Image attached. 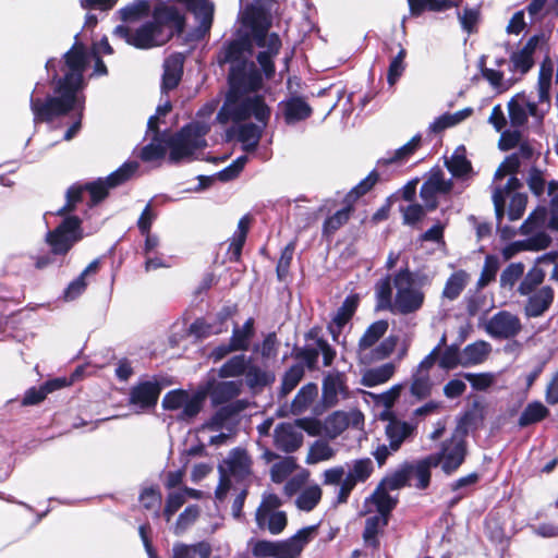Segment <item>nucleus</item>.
<instances>
[{
    "label": "nucleus",
    "mask_w": 558,
    "mask_h": 558,
    "mask_svg": "<svg viewBox=\"0 0 558 558\" xmlns=\"http://www.w3.org/2000/svg\"><path fill=\"white\" fill-rule=\"evenodd\" d=\"M405 469L409 471V481L415 478L414 487L417 489H426L430 484V470L438 466L437 458L427 456L422 460L414 463H404Z\"/></svg>",
    "instance_id": "obj_28"
},
{
    "label": "nucleus",
    "mask_w": 558,
    "mask_h": 558,
    "mask_svg": "<svg viewBox=\"0 0 558 558\" xmlns=\"http://www.w3.org/2000/svg\"><path fill=\"white\" fill-rule=\"evenodd\" d=\"M348 471L341 486L338 487L333 505L345 504L359 483H365L374 472L371 458H361L347 464Z\"/></svg>",
    "instance_id": "obj_12"
},
{
    "label": "nucleus",
    "mask_w": 558,
    "mask_h": 558,
    "mask_svg": "<svg viewBox=\"0 0 558 558\" xmlns=\"http://www.w3.org/2000/svg\"><path fill=\"white\" fill-rule=\"evenodd\" d=\"M422 137L420 134L414 135L407 144L396 149L393 153H388L387 157L378 160V166H387L391 163H401L408 160L421 145Z\"/></svg>",
    "instance_id": "obj_37"
},
{
    "label": "nucleus",
    "mask_w": 558,
    "mask_h": 558,
    "mask_svg": "<svg viewBox=\"0 0 558 558\" xmlns=\"http://www.w3.org/2000/svg\"><path fill=\"white\" fill-rule=\"evenodd\" d=\"M230 80L232 83L238 82L247 86L250 90H257L262 84V77L257 71L253 70L246 74L244 69L240 70L236 65L231 66Z\"/></svg>",
    "instance_id": "obj_54"
},
{
    "label": "nucleus",
    "mask_w": 558,
    "mask_h": 558,
    "mask_svg": "<svg viewBox=\"0 0 558 558\" xmlns=\"http://www.w3.org/2000/svg\"><path fill=\"white\" fill-rule=\"evenodd\" d=\"M388 519L389 518L378 513L366 519L363 532L365 543L374 547L378 546L377 534L380 529L388 524Z\"/></svg>",
    "instance_id": "obj_51"
},
{
    "label": "nucleus",
    "mask_w": 558,
    "mask_h": 558,
    "mask_svg": "<svg viewBox=\"0 0 558 558\" xmlns=\"http://www.w3.org/2000/svg\"><path fill=\"white\" fill-rule=\"evenodd\" d=\"M211 555V546L207 542H198L196 544H175L172 548V558H209Z\"/></svg>",
    "instance_id": "obj_39"
},
{
    "label": "nucleus",
    "mask_w": 558,
    "mask_h": 558,
    "mask_svg": "<svg viewBox=\"0 0 558 558\" xmlns=\"http://www.w3.org/2000/svg\"><path fill=\"white\" fill-rule=\"evenodd\" d=\"M282 112L287 124H294L312 114L311 106L301 97H292L282 104Z\"/></svg>",
    "instance_id": "obj_33"
},
{
    "label": "nucleus",
    "mask_w": 558,
    "mask_h": 558,
    "mask_svg": "<svg viewBox=\"0 0 558 558\" xmlns=\"http://www.w3.org/2000/svg\"><path fill=\"white\" fill-rule=\"evenodd\" d=\"M417 433V423L391 417L385 426V435L390 449L398 451L404 442L412 441Z\"/></svg>",
    "instance_id": "obj_21"
},
{
    "label": "nucleus",
    "mask_w": 558,
    "mask_h": 558,
    "mask_svg": "<svg viewBox=\"0 0 558 558\" xmlns=\"http://www.w3.org/2000/svg\"><path fill=\"white\" fill-rule=\"evenodd\" d=\"M524 269L525 267L523 263L519 262L509 264L500 275V287L512 290L515 283L523 277Z\"/></svg>",
    "instance_id": "obj_56"
},
{
    "label": "nucleus",
    "mask_w": 558,
    "mask_h": 558,
    "mask_svg": "<svg viewBox=\"0 0 558 558\" xmlns=\"http://www.w3.org/2000/svg\"><path fill=\"white\" fill-rule=\"evenodd\" d=\"M76 41L63 54L60 64L61 75L56 71V59L51 58L46 62L48 71L53 70L52 82L54 84L53 94L45 99L35 97L29 98V107L34 114V122H51L53 119L64 116L70 111H76V118L72 125L64 133L63 138L71 141L81 130L84 109V98L80 93L85 87L84 72L89 62L86 47ZM37 83L33 93L38 90Z\"/></svg>",
    "instance_id": "obj_1"
},
{
    "label": "nucleus",
    "mask_w": 558,
    "mask_h": 558,
    "mask_svg": "<svg viewBox=\"0 0 558 558\" xmlns=\"http://www.w3.org/2000/svg\"><path fill=\"white\" fill-rule=\"evenodd\" d=\"M549 415V410L541 402H530L522 411L518 425L520 427H526L536 424Z\"/></svg>",
    "instance_id": "obj_43"
},
{
    "label": "nucleus",
    "mask_w": 558,
    "mask_h": 558,
    "mask_svg": "<svg viewBox=\"0 0 558 558\" xmlns=\"http://www.w3.org/2000/svg\"><path fill=\"white\" fill-rule=\"evenodd\" d=\"M201 513L197 505L187 506L183 512H181L177 519L173 527V532L177 535L184 533L192 524L195 523Z\"/></svg>",
    "instance_id": "obj_59"
},
{
    "label": "nucleus",
    "mask_w": 558,
    "mask_h": 558,
    "mask_svg": "<svg viewBox=\"0 0 558 558\" xmlns=\"http://www.w3.org/2000/svg\"><path fill=\"white\" fill-rule=\"evenodd\" d=\"M265 128L266 125L263 123H243L240 124L236 129L233 128L232 131L236 132V138L242 143L243 150L251 153L257 148ZM230 132L231 130L228 133Z\"/></svg>",
    "instance_id": "obj_31"
},
{
    "label": "nucleus",
    "mask_w": 558,
    "mask_h": 558,
    "mask_svg": "<svg viewBox=\"0 0 558 558\" xmlns=\"http://www.w3.org/2000/svg\"><path fill=\"white\" fill-rule=\"evenodd\" d=\"M388 328L389 324L386 319L376 320L366 328L356 348L360 364L369 365L385 360L395 351L398 344L397 336H389L378 343Z\"/></svg>",
    "instance_id": "obj_8"
},
{
    "label": "nucleus",
    "mask_w": 558,
    "mask_h": 558,
    "mask_svg": "<svg viewBox=\"0 0 558 558\" xmlns=\"http://www.w3.org/2000/svg\"><path fill=\"white\" fill-rule=\"evenodd\" d=\"M306 344L295 352V357L301 360L305 366L313 371L317 367L318 357L322 353L324 366L332 365L337 352L322 335V328L312 327L305 335Z\"/></svg>",
    "instance_id": "obj_11"
},
{
    "label": "nucleus",
    "mask_w": 558,
    "mask_h": 558,
    "mask_svg": "<svg viewBox=\"0 0 558 558\" xmlns=\"http://www.w3.org/2000/svg\"><path fill=\"white\" fill-rule=\"evenodd\" d=\"M318 395V387L314 383L304 385L296 393L291 403L293 414H302L315 400Z\"/></svg>",
    "instance_id": "obj_42"
},
{
    "label": "nucleus",
    "mask_w": 558,
    "mask_h": 558,
    "mask_svg": "<svg viewBox=\"0 0 558 558\" xmlns=\"http://www.w3.org/2000/svg\"><path fill=\"white\" fill-rule=\"evenodd\" d=\"M251 362L252 357L244 354L234 355L220 366L218 376L220 378L240 377L245 374Z\"/></svg>",
    "instance_id": "obj_40"
},
{
    "label": "nucleus",
    "mask_w": 558,
    "mask_h": 558,
    "mask_svg": "<svg viewBox=\"0 0 558 558\" xmlns=\"http://www.w3.org/2000/svg\"><path fill=\"white\" fill-rule=\"evenodd\" d=\"M470 280V275L463 270H457L447 279L441 296L449 301L457 300Z\"/></svg>",
    "instance_id": "obj_38"
},
{
    "label": "nucleus",
    "mask_w": 558,
    "mask_h": 558,
    "mask_svg": "<svg viewBox=\"0 0 558 558\" xmlns=\"http://www.w3.org/2000/svg\"><path fill=\"white\" fill-rule=\"evenodd\" d=\"M485 330L494 339H512L521 332L522 323L518 315L509 311H499L488 319Z\"/></svg>",
    "instance_id": "obj_18"
},
{
    "label": "nucleus",
    "mask_w": 558,
    "mask_h": 558,
    "mask_svg": "<svg viewBox=\"0 0 558 558\" xmlns=\"http://www.w3.org/2000/svg\"><path fill=\"white\" fill-rule=\"evenodd\" d=\"M345 384L341 373H329L323 379L322 401L327 408L335 407L339 396H345Z\"/></svg>",
    "instance_id": "obj_30"
},
{
    "label": "nucleus",
    "mask_w": 558,
    "mask_h": 558,
    "mask_svg": "<svg viewBox=\"0 0 558 558\" xmlns=\"http://www.w3.org/2000/svg\"><path fill=\"white\" fill-rule=\"evenodd\" d=\"M162 388V381L157 376L140 380L130 389L129 404L140 411L154 409Z\"/></svg>",
    "instance_id": "obj_16"
},
{
    "label": "nucleus",
    "mask_w": 558,
    "mask_h": 558,
    "mask_svg": "<svg viewBox=\"0 0 558 558\" xmlns=\"http://www.w3.org/2000/svg\"><path fill=\"white\" fill-rule=\"evenodd\" d=\"M60 386L61 385H60L59 380H52V381L46 383L39 389H37L35 387L29 388L25 392V396H24V398L22 400V404L23 405H34V404H37L40 401H43L49 392L53 391L56 388H59Z\"/></svg>",
    "instance_id": "obj_57"
},
{
    "label": "nucleus",
    "mask_w": 558,
    "mask_h": 558,
    "mask_svg": "<svg viewBox=\"0 0 558 558\" xmlns=\"http://www.w3.org/2000/svg\"><path fill=\"white\" fill-rule=\"evenodd\" d=\"M245 385L253 391H263L266 387L272 385L276 380L274 372L266 371L256 364L250 363L244 374Z\"/></svg>",
    "instance_id": "obj_32"
},
{
    "label": "nucleus",
    "mask_w": 558,
    "mask_h": 558,
    "mask_svg": "<svg viewBox=\"0 0 558 558\" xmlns=\"http://www.w3.org/2000/svg\"><path fill=\"white\" fill-rule=\"evenodd\" d=\"M251 219L247 215L243 216L238 223V228L233 233L230 245H229V259L231 262H238L242 254V248L244 246L246 235L248 232Z\"/></svg>",
    "instance_id": "obj_35"
},
{
    "label": "nucleus",
    "mask_w": 558,
    "mask_h": 558,
    "mask_svg": "<svg viewBox=\"0 0 558 558\" xmlns=\"http://www.w3.org/2000/svg\"><path fill=\"white\" fill-rule=\"evenodd\" d=\"M359 302L360 298L357 294H351L344 299L332 317V322L336 326H345L349 323L359 306Z\"/></svg>",
    "instance_id": "obj_52"
},
{
    "label": "nucleus",
    "mask_w": 558,
    "mask_h": 558,
    "mask_svg": "<svg viewBox=\"0 0 558 558\" xmlns=\"http://www.w3.org/2000/svg\"><path fill=\"white\" fill-rule=\"evenodd\" d=\"M437 458L438 465L445 474L451 475L464 462L466 457V442L463 438L452 436L441 442L440 450L436 453L429 454Z\"/></svg>",
    "instance_id": "obj_15"
},
{
    "label": "nucleus",
    "mask_w": 558,
    "mask_h": 558,
    "mask_svg": "<svg viewBox=\"0 0 558 558\" xmlns=\"http://www.w3.org/2000/svg\"><path fill=\"white\" fill-rule=\"evenodd\" d=\"M242 26L244 28V34L241 39L229 43L221 51L220 54V63H239L242 62L244 51L251 50V46L253 39L251 35V29L244 25L242 22Z\"/></svg>",
    "instance_id": "obj_29"
},
{
    "label": "nucleus",
    "mask_w": 558,
    "mask_h": 558,
    "mask_svg": "<svg viewBox=\"0 0 558 558\" xmlns=\"http://www.w3.org/2000/svg\"><path fill=\"white\" fill-rule=\"evenodd\" d=\"M429 374L415 373L411 384V393L417 399H424L432 392Z\"/></svg>",
    "instance_id": "obj_63"
},
{
    "label": "nucleus",
    "mask_w": 558,
    "mask_h": 558,
    "mask_svg": "<svg viewBox=\"0 0 558 558\" xmlns=\"http://www.w3.org/2000/svg\"><path fill=\"white\" fill-rule=\"evenodd\" d=\"M407 56V50L404 48H400L399 52L396 57L390 61L388 73H387V82L389 85H395L396 82L401 77L405 70L404 59Z\"/></svg>",
    "instance_id": "obj_62"
},
{
    "label": "nucleus",
    "mask_w": 558,
    "mask_h": 558,
    "mask_svg": "<svg viewBox=\"0 0 558 558\" xmlns=\"http://www.w3.org/2000/svg\"><path fill=\"white\" fill-rule=\"evenodd\" d=\"M378 173L376 170L369 172V174L363 179L357 185H355L345 196L344 202L351 203L357 199L359 197L366 194L377 182Z\"/></svg>",
    "instance_id": "obj_61"
},
{
    "label": "nucleus",
    "mask_w": 558,
    "mask_h": 558,
    "mask_svg": "<svg viewBox=\"0 0 558 558\" xmlns=\"http://www.w3.org/2000/svg\"><path fill=\"white\" fill-rule=\"evenodd\" d=\"M322 498V489L318 485L308 486L298 496L295 504L303 511H312Z\"/></svg>",
    "instance_id": "obj_55"
},
{
    "label": "nucleus",
    "mask_w": 558,
    "mask_h": 558,
    "mask_svg": "<svg viewBox=\"0 0 558 558\" xmlns=\"http://www.w3.org/2000/svg\"><path fill=\"white\" fill-rule=\"evenodd\" d=\"M526 301L523 306V314L526 318L543 316L551 306L555 291L550 286H543L531 294H525Z\"/></svg>",
    "instance_id": "obj_22"
},
{
    "label": "nucleus",
    "mask_w": 558,
    "mask_h": 558,
    "mask_svg": "<svg viewBox=\"0 0 558 558\" xmlns=\"http://www.w3.org/2000/svg\"><path fill=\"white\" fill-rule=\"evenodd\" d=\"M490 351L489 343L477 341L468 344L462 351V365H476L482 363Z\"/></svg>",
    "instance_id": "obj_48"
},
{
    "label": "nucleus",
    "mask_w": 558,
    "mask_h": 558,
    "mask_svg": "<svg viewBox=\"0 0 558 558\" xmlns=\"http://www.w3.org/2000/svg\"><path fill=\"white\" fill-rule=\"evenodd\" d=\"M243 388V380L211 381L208 386V395L214 405H225L236 398Z\"/></svg>",
    "instance_id": "obj_24"
},
{
    "label": "nucleus",
    "mask_w": 558,
    "mask_h": 558,
    "mask_svg": "<svg viewBox=\"0 0 558 558\" xmlns=\"http://www.w3.org/2000/svg\"><path fill=\"white\" fill-rule=\"evenodd\" d=\"M400 211L402 213L403 223L413 226L421 221L428 210L425 208V204L421 205L415 203L408 206H401Z\"/></svg>",
    "instance_id": "obj_64"
},
{
    "label": "nucleus",
    "mask_w": 558,
    "mask_h": 558,
    "mask_svg": "<svg viewBox=\"0 0 558 558\" xmlns=\"http://www.w3.org/2000/svg\"><path fill=\"white\" fill-rule=\"evenodd\" d=\"M302 421L283 422L278 424L274 430V444L277 449L291 453L296 451L303 442V434L301 430Z\"/></svg>",
    "instance_id": "obj_19"
},
{
    "label": "nucleus",
    "mask_w": 558,
    "mask_h": 558,
    "mask_svg": "<svg viewBox=\"0 0 558 558\" xmlns=\"http://www.w3.org/2000/svg\"><path fill=\"white\" fill-rule=\"evenodd\" d=\"M247 405L248 401L246 400H235L220 407L205 424L206 428L213 432L226 428L231 432L238 415L243 412Z\"/></svg>",
    "instance_id": "obj_20"
},
{
    "label": "nucleus",
    "mask_w": 558,
    "mask_h": 558,
    "mask_svg": "<svg viewBox=\"0 0 558 558\" xmlns=\"http://www.w3.org/2000/svg\"><path fill=\"white\" fill-rule=\"evenodd\" d=\"M453 182L446 179L445 172L438 166L433 167L424 175V182L420 190V197L427 210H435L438 207V196L447 195L452 191Z\"/></svg>",
    "instance_id": "obj_13"
},
{
    "label": "nucleus",
    "mask_w": 558,
    "mask_h": 558,
    "mask_svg": "<svg viewBox=\"0 0 558 558\" xmlns=\"http://www.w3.org/2000/svg\"><path fill=\"white\" fill-rule=\"evenodd\" d=\"M547 220V210L541 207L534 210L520 226V233L522 235H530L523 241L525 251H542L546 250L550 243L551 238L544 231H538Z\"/></svg>",
    "instance_id": "obj_14"
},
{
    "label": "nucleus",
    "mask_w": 558,
    "mask_h": 558,
    "mask_svg": "<svg viewBox=\"0 0 558 558\" xmlns=\"http://www.w3.org/2000/svg\"><path fill=\"white\" fill-rule=\"evenodd\" d=\"M545 39L544 34H536L529 38L526 44L510 57L512 70L526 74L534 65L533 54L537 46Z\"/></svg>",
    "instance_id": "obj_23"
},
{
    "label": "nucleus",
    "mask_w": 558,
    "mask_h": 558,
    "mask_svg": "<svg viewBox=\"0 0 558 558\" xmlns=\"http://www.w3.org/2000/svg\"><path fill=\"white\" fill-rule=\"evenodd\" d=\"M223 464L226 474L236 481L245 480L251 473V460L244 449H233Z\"/></svg>",
    "instance_id": "obj_27"
},
{
    "label": "nucleus",
    "mask_w": 558,
    "mask_h": 558,
    "mask_svg": "<svg viewBox=\"0 0 558 558\" xmlns=\"http://www.w3.org/2000/svg\"><path fill=\"white\" fill-rule=\"evenodd\" d=\"M305 369L302 364H293L283 374L279 397L288 396L304 377Z\"/></svg>",
    "instance_id": "obj_50"
},
{
    "label": "nucleus",
    "mask_w": 558,
    "mask_h": 558,
    "mask_svg": "<svg viewBox=\"0 0 558 558\" xmlns=\"http://www.w3.org/2000/svg\"><path fill=\"white\" fill-rule=\"evenodd\" d=\"M508 114L511 126L518 129L526 124L532 117L537 125L543 123L546 110L530 101L524 94H517L508 101Z\"/></svg>",
    "instance_id": "obj_17"
},
{
    "label": "nucleus",
    "mask_w": 558,
    "mask_h": 558,
    "mask_svg": "<svg viewBox=\"0 0 558 558\" xmlns=\"http://www.w3.org/2000/svg\"><path fill=\"white\" fill-rule=\"evenodd\" d=\"M368 501L375 506L378 514L389 518L390 512L398 504V498L392 497L388 489L378 484L373 494L366 499V502Z\"/></svg>",
    "instance_id": "obj_36"
},
{
    "label": "nucleus",
    "mask_w": 558,
    "mask_h": 558,
    "mask_svg": "<svg viewBox=\"0 0 558 558\" xmlns=\"http://www.w3.org/2000/svg\"><path fill=\"white\" fill-rule=\"evenodd\" d=\"M167 137L153 135L150 143L141 148L140 158L144 162L161 160L167 153Z\"/></svg>",
    "instance_id": "obj_46"
},
{
    "label": "nucleus",
    "mask_w": 558,
    "mask_h": 558,
    "mask_svg": "<svg viewBox=\"0 0 558 558\" xmlns=\"http://www.w3.org/2000/svg\"><path fill=\"white\" fill-rule=\"evenodd\" d=\"M184 57L181 53L169 56L163 62L161 93L167 94L174 89L183 75Z\"/></svg>",
    "instance_id": "obj_26"
},
{
    "label": "nucleus",
    "mask_w": 558,
    "mask_h": 558,
    "mask_svg": "<svg viewBox=\"0 0 558 558\" xmlns=\"http://www.w3.org/2000/svg\"><path fill=\"white\" fill-rule=\"evenodd\" d=\"M316 532L317 525H310L284 541H256L252 545V554L256 558H298Z\"/></svg>",
    "instance_id": "obj_9"
},
{
    "label": "nucleus",
    "mask_w": 558,
    "mask_h": 558,
    "mask_svg": "<svg viewBox=\"0 0 558 558\" xmlns=\"http://www.w3.org/2000/svg\"><path fill=\"white\" fill-rule=\"evenodd\" d=\"M208 128L203 124H189L177 134L167 136V148L170 149L168 160L178 165L190 160L194 154L206 146L205 135Z\"/></svg>",
    "instance_id": "obj_10"
},
{
    "label": "nucleus",
    "mask_w": 558,
    "mask_h": 558,
    "mask_svg": "<svg viewBox=\"0 0 558 558\" xmlns=\"http://www.w3.org/2000/svg\"><path fill=\"white\" fill-rule=\"evenodd\" d=\"M254 117L257 122L267 125L270 118V109L259 95L244 96L231 89L217 113V121L220 124L230 122L240 123Z\"/></svg>",
    "instance_id": "obj_6"
},
{
    "label": "nucleus",
    "mask_w": 558,
    "mask_h": 558,
    "mask_svg": "<svg viewBox=\"0 0 558 558\" xmlns=\"http://www.w3.org/2000/svg\"><path fill=\"white\" fill-rule=\"evenodd\" d=\"M336 454L335 449L326 441L317 440L311 447L307 463H317L320 461H327L333 458Z\"/></svg>",
    "instance_id": "obj_60"
},
{
    "label": "nucleus",
    "mask_w": 558,
    "mask_h": 558,
    "mask_svg": "<svg viewBox=\"0 0 558 558\" xmlns=\"http://www.w3.org/2000/svg\"><path fill=\"white\" fill-rule=\"evenodd\" d=\"M445 163L454 178L465 177L472 171V165L465 157V148L463 146L458 147Z\"/></svg>",
    "instance_id": "obj_44"
},
{
    "label": "nucleus",
    "mask_w": 558,
    "mask_h": 558,
    "mask_svg": "<svg viewBox=\"0 0 558 558\" xmlns=\"http://www.w3.org/2000/svg\"><path fill=\"white\" fill-rule=\"evenodd\" d=\"M179 2L186 5L187 10L191 11L198 26L196 28L197 36H205L213 24L214 19V3L208 0H178Z\"/></svg>",
    "instance_id": "obj_25"
},
{
    "label": "nucleus",
    "mask_w": 558,
    "mask_h": 558,
    "mask_svg": "<svg viewBox=\"0 0 558 558\" xmlns=\"http://www.w3.org/2000/svg\"><path fill=\"white\" fill-rule=\"evenodd\" d=\"M545 279V271L539 266H533L523 277L519 287L518 293L520 295L531 294L534 291H537L539 286L543 283Z\"/></svg>",
    "instance_id": "obj_49"
},
{
    "label": "nucleus",
    "mask_w": 558,
    "mask_h": 558,
    "mask_svg": "<svg viewBox=\"0 0 558 558\" xmlns=\"http://www.w3.org/2000/svg\"><path fill=\"white\" fill-rule=\"evenodd\" d=\"M255 521L259 529L267 530L272 535L280 534L288 523L284 511L265 513L264 515L255 517Z\"/></svg>",
    "instance_id": "obj_41"
},
{
    "label": "nucleus",
    "mask_w": 558,
    "mask_h": 558,
    "mask_svg": "<svg viewBox=\"0 0 558 558\" xmlns=\"http://www.w3.org/2000/svg\"><path fill=\"white\" fill-rule=\"evenodd\" d=\"M379 485L388 490H397L404 486L411 485L409 482V471L405 469V464L400 466L393 473L385 476Z\"/></svg>",
    "instance_id": "obj_58"
},
{
    "label": "nucleus",
    "mask_w": 558,
    "mask_h": 558,
    "mask_svg": "<svg viewBox=\"0 0 558 558\" xmlns=\"http://www.w3.org/2000/svg\"><path fill=\"white\" fill-rule=\"evenodd\" d=\"M82 220L76 216L65 217L62 222L46 234L50 252L32 256L37 269H45L57 263V256H64L75 243L82 240Z\"/></svg>",
    "instance_id": "obj_7"
},
{
    "label": "nucleus",
    "mask_w": 558,
    "mask_h": 558,
    "mask_svg": "<svg viewBox=\"0 0 558 558\" xmlns=\"http://www.w3.org/2000/svg\"><path fill=\"white\" fill-rule=\"evenodd\" d=\"M243 23L251 29L253 41L266 50L257 54V61L267 77L275 73L272 58L281 48V39L276 33L268 34L271 27V16L262 8L256 5L247 7L243 14Z\"/></svg>",
    "instance_id": "obj_5"
},
{
    "label": "nucleus",
    "mask_w": 558,
    "mask_h": 558,
    "mask_svg": "<svg viewBox=\"0 0 558 558\" xmlns=\"http://www.w3.org/2000/svg\"><path fill=\"white\" fill-rule=\"evenodd\" d=\"M352 213V204L347 203L343 208L326 218L323 225V235L331 236L337 230H339L343 225H345L349 221Z\"/></svg>",
    "instance_id": "obj_47"
},
{
    "label": "nucleus",
    "mask_w": 558,
    "mask_h": 558,
    "mask_svg": "<svg viewBox=\"0 0 558 558\" xmlns=\"http://www.w3.org/2000/svg\"><path fill=\"white\" fill-rule=\"evenodd\" d=\"M153 13L151 0H134L121 8L118 13L123 22H133Z\"/></svg>",
    "instance_id": "obj_45"
},
{
    "label": "nucleus",
    "mask_w": 558,
    "mask_h": 558,
    "mask_svg": "<svg viewBox=\"0 0 558 558\" xmlns=\"http://www.w3.org/2000/svg\"><path fill=\"white\" fill-rule=\"evenodd\" d=\"M137 169V161H126L120 168L104 179L99 178L85 184H73L66 191V203L60 209H58L56 214L58 216H62L66 213L73 211L76 204L83 201V195L85 192H88L90 196L88 205L90 207L97 205L108 196L110 189L122 185L129 181L135 174Z\"/></svg>",
    "instance_id": "obj_4"
},
{
    "label": "nucleus",
    "mask_w": 558,
    "mask_h": 558,
    "mask_svg": "<svg viewBox=\"0 0 558 558\" xmlns=\"http://www.w3.org/2000/svg\"><path fill=\"white\" fill-rule=\"evenodd\" d=\"M185 17L174 5L158 0L153 9V20L135 31L118 25L113 35L124 39L137 49H150L167 44L173 36L184 31Z\"/></svg>",
    "instance_id": "obj_3"
},
{
    "label": "nucleus",
    "mask_w": 558,
    "mask_h": 558,
    "mask_svg": "<svg viewBox=\"0 0 558 558\" xmlns=\"http://www.w3.org/2000/svg\"><path fill=\"white\" fill-rule=\"evenodd\" d=\"M425 276L413 272L408 263L392 275L380 278L374 287L376 310L397 315L417 313L424 305Z\"/></svg>",
    "instance_id": "obj_2"
},
{
    "label": "nucleus",
    "mask_w": 558,
    "mask_h": 558,
    "mask_svg": "<svg viewBox=\"0 0 558 558\" xmlns=\"http://www.w3.org/2000/svg\"><path fill=\"white\" fill-rule=\"evenodd\" d=\"M396 365L391 362L380 366L366 369L361 378V384L365 387H375L387 383L395 374Z\"/></svg>",
    "instance_id": "obj_34"
},
{
    "label": "nucleus",
    "mask_w": 558,
    "mask_h": 558,
    "mask_svg": "<svg viewBox=\"0 0 558 558\" xmlns=\"http://www.w3.org/2000/svg\"><path fill=\"white\" fill-rule=\"evenodd\" d=\"M500 268V260L498 256L489 254L485 257L484 266L481 276L476 282L477 289H484L490 282L496 280L497 272Z\"/></svg>",
    "instance_id": "obj_53"
}]
</instances>
